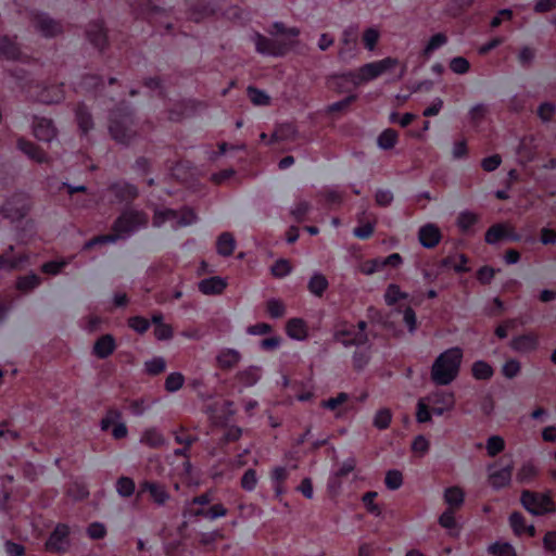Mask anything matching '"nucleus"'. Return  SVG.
<instances>
[{
    "label": "nucleus",
    "mask_w": 556,
    "mask_h": 556,
    "mask_svg": "<svg viewBox=\"0 0 556 556\" xmlns=\"http://www.w3.org/2000/svg\"><path fill=\"white\" fill-rule=\"evenodd\" d=\"M148 220V215L142 211L126 208L113 223L112 233L92 238L85 243V249H90L97 244L114 243L119 239H127L139 229L144 228Z\"/></svg>",
    "instance_id": "1"
},
{
    "label": "nucleus",
    "mask_w": 556,
    "mask_h": 556,
    "mask_svg": "<svg viewBox=\"0 0 556 556\" xmlns=\"http://www.w3.org/2000/svg\"><path fill=\"white\" fill-rule=\"evenodd\" d=\"M463 356V350L458 346L450 348L440 353L431 366V381L435 386L452 383L459 374Z\"/></svg>",
    "instance_id": "2"
},
{
    "label": "nucleus",
    "mask_w": 556,
    "mask_h": 556,
    "mask_svg": "<svg viewBox=\"0 0 556 556\" xmlns=\"http://www.w3.org/2000/svg\"><path fill=\"white\" fill-rule=\"evenodd\" d=\"M134 126L132 111L128 103H119L116 109L110 113L109 131L116 142L129 144L136 134Z\"/></svg>",
    "instance_id": "3"
},
{
    "label": "nucleus",
    "mask_w": 556,
    "mask_h": 556,
    "mask_svg": "<svg viewBox=\"0 0 556 556\" xmlns=\"http://www.w3.org/2000/svg\"><path fill=\"white\" fill-rule=\"evenodd\" d=\"M399 61L393 58H384L379 61L366 63L358 68V71H350L343 74V77L354 86H359L363 83L376 79L384 72L397 65Z\"/></svg>",
    "instance_id": "4"
},
{
    "label": "nucleus",
    "mask_w": 556,
    "mask_h": 556,
    "mask_svg": "<svg viewBox=\"0 0 556 556\" xmlns=\"http://www.w3.org/2000/svg\"><path fill=\"white\" fill-rule=\"evenodd\" d=\"M523 508L533 516H544L556 510L555 503L549 494L523 490L520 495Z\"/></svg>",
    "instance_id": "5"
},
{
    "label": "nucleus",
    "mask_w": 556,
    "mask_h": 556,
    "mask_svg": "<svg viewBox=\"0 0 556 556\" xmlns=\"http://www.w3.org/2000/svg\"><path fill=\"white\" fill-rule=\"evenodd\" d=\"M195 219V213L188 207H185L181 211H176L173 208L155 210L153 216V226L161 227L166 222H172L174 228L186 227L193 224Z\"/></svg>",
    "instance_id": "6"
},
{
    "label": "nucleus",
    "mask_w": 556,
    "mask_h": 556,
    "mask_svg": "<svg viewBox=\"0 0 556 556\" xmlns=\"http://www.w3.org/2000/svg\"><path fill=\"white\" fill-rule=\"evenodd\" d=\"M30 199L25 192L18 191L12 194L2 205L1 215L11 222L23 219L30 210Z\"/></svg>",
    "instance_id": "7"
},
{
    "label": "nucleus",
    "mask_w": 556,
    "mask_h": 556,
    "mask_svg": "<svg viewBox=\"0 0 556 556\" xmlns=\"http://www.w3.org/2000/svg\"><path fill=\"white\" fill-rule=\"evenodd\" d=\"M46 547L52 553H67L71 547L70 527L66 523H58L50 533Z\"/></svg>",
    "instance_id": "8"
},
{
    "label": "nucleus",
    "mask_w": 556,
    "mask_h": 556,
    "mask_svg": "<svg viewBox=\"0 0 556 556\" xmlns=\"http://www.w3.org/2000/svg\"><path fill=\"white\" fill-rule=\"evenodd\" d=\"M251 39L255 45L256 52L265 56L279 58L288 51L285 43L277 42L257 31L253 34Z\"/></svg>",
    "instance_id": "9"
},
{
    "label": "nucleus",
    "mask_w": 556,
    "mask_h": 556,
    "mask_svg": "<svg viewBox=\"0 0 556 556\" xmlns=\"http://www.w3.org/2000/svg\"><path fill=\"white\" fill-rule=\"evenodd\" d=\"M109 192L112 194V202L114 203H129L138 197V188L127 181L119 180L109 186Z\"/></svg>",
    "instance_id": "10"
},
{
    "label": "nucleus",
    "mask_w": 556,
    "mask_h": 556,
    "mask_svg": "<svg viewBox=\"0 0 556 556\" xmlns=\"http://www.w3.org/2000/svg\"><path fill=\"white\" fill-rule=\"evenodd\" d=\"M426 400L432 406V413L437 416H442L455 406V395L448 391L432 392Z\"/></svg>",
    "instance_id": "11"
},
{
    "label": "nucleus",
    "mask_w": 556,
    "mask_h": 556,
    "mask_svg": "<svg viewBox=\"0 0 556 556\" xmlns=\"http://www.w3.org/2000/svg\"><path fill=\"white\" fill-rule=\"evenodd\" d=\"M36 29L46 38H53L63 31L62 24L48 13H38L34 17Z\"/></svg>",
    "instance_id": "12"
},
{
    "label": "nucleus",
    "mask_w": 556,
    "mask_h": 556,
    "mask_svg": "<svg viewBox=\"0 0 556 556\" xmlns=\"http://www.w3.org/2000/svg\"><path fill=\"white\" fill-rule=\"evenodd\" d=\"M514 465L508 463L501 469L494 470V465H489V482L494 490H501L509 485L511 481Z\"/></svg>",
    "instance_id": "13"
},
{
    "label": "nucleus",
    "mask_w": 556,
    "mask_h": 556,
    "mask_svg": "<svg viewBox=\"0 0 556 556\" xmlns=\"http://www.w3.org/2000/svg\"><path fill=\"white\" fill-rule=\"evenodd\" d=\"M34 136L43 142H51L56 138V128L50 118L35 116L33 121Z\"/></svg>",
    "instance_id": "14"
},
{
    "label": "nucleus",
    "mask_w": 556,
    "mask_h": 556,
    "mask_svg": "<svg viewBox=\"0 0 556 556\" xmlns=\"http://www.w3.org/2000/svg\"><path fill=\"white\" fill-rule=\"evenodd\" d=\"M187 5L190 10L191 17L199 22L202 17L214 14L218 8V0H201L194 2L193 0H187Z\"/></svg>",
    "instance_id": "15"
},
{
    "label": "nucleus",
    "mask_w": 556,
    "mask_h": 556,
    "mask_svg": "<svg viewBox=\"0 0 556 556\" xmlns=\"http://www.w3.org/2000/svg\"><path fill=\"white\" fill-rule=\"evenodd\" d=\"M86 35L89 42L102 51L106 45L108 36L101 20L91 22L87 29Z\"/></svg>",
    "instance_id": "16"
},
{
    "label": "nucleus",
    "mask_w": 556,
    "mask_h": 556,
    "mask_svg": "<svg viewBox=\"0 0 556 556\" xmlns=\"http://www.w3.org/2000/svg\"><path fill=\"white\" fill-rule=\"evenodd\" d=\"M21 47L16 41V37L8 35L0 36V56L8 61L22 60Z\"/></svg>",
    "instance_id": "17"
},
{
    "label": "nucleus",
    "mask_w": 556,
    "mask_h": 556,
    "mask_svg": "<svg viewBox=\"0 0 556 556\" xmlns=\"http://www.w3.org/2000/svg\"><path fill=\"white\" fill-rule=\"evenodd\" d=\"M38 89L35 99L41 103H58L64 98L63 84L38 86Z\"/></svg>",
    "instance_id": "18"
},
{
    "label": "nucleus",
    "mask_w": 556,
    "mask_h": 556,
    "mask_svg": "<svg viewBox=\"0 0 556 556\" xmlns=\"http://www.w3.org/2000/svg\"><path fill=\"white\" fill-rule=\"evenodd\" d=\"M199 291L205 295H218L227 288V281L219 276L202 279L198 283Z\"/></svg>",
    "instance_id": "19"
},
{
    "label": "nucleus",
    "mask_w": 556,
    "mask_h": 556,
    "mask_svg": "<svg viewBox=\"0 0 556 556\" xmlns=\"http://www.w3.org/2000/svg\"><path fill=\"white\" fill-rule=\"evenodd\" d=\"M418 239L424 248L432 249L441 240V231L433 224H426L418 231Z\"/></svg>",
    "instance_id": "20"
},
{
    "label": "nucleus",
    "mask_w": 556,
    "mask_h": 556,
    "mask_svg": "<svg viewBox=\"0 0 556 556\" xmlns=\"http://www.w3.org/2000/svg\"><path fill=\"white\" fill-rule=\"evenodd\" d=\"M241 358V353L238 350L224 348L218 352L216 362L220 369L229 370L235 368L240 363Z\"/></svg>",
    "instance_id": "21"
},
{
    "label": "nucleus",
    "mask_w": 556,
    "mask_h": 556,
    "mask_svg": "<svg viewBox=\"0 0 556 556\" xmlns=\"http://www.w3.org/2000/svg\"><path fill=\"white\" fill-rule=\"evenodd\" d=\"M539 346L538 337L533 333L516 336L510 342V348L519 353L533 352Z\"/></svg>",
    "instance_id": "22"
},
{
    "label": "nucleus",
    "mask_w": 556,
    "mask_h": 556,
    "mask_svg": "<svg viewBox=\"0 0 556 556\" xmlns=\"http://www.w3.org/2000/svg\"><path fill=\"white\" fill-rule=\"evenodd\" d=\"M286 332L293 340L304 341L308 337V327L304 319L294 317L287 321Z\"/></svg>",
    "instance_id": "23"
},
{
    "label": "nucleus",
    "mask_w": 556,
    "mask_h": 556,
    "mask_svg": "<svg viewBox=\"0 0 556 556\" xmlns=\"http://www.w3.org/2000/svg\"><path fill=\"white\" fill-rule=\"evenodd\" d=\"M17 149L39 164L48 162L47 153L29 140L20 138L17 140Z\"/></svg>",
    "instance_id": "24"
},
{
    "label": "nucleus",
    "mask_w": 556,
    "mask_h": 556,
    "mask_svg": "<svg viewBox=\"0 0 556 556\" xmlns=\"http://www.w3.org/2000/svg\"><path fill=\"white\" fill-rule=\"evenodd\" d=\"M142 492H149L150 496L157 505L162 506L169 500L166 488L157 482L144 481L140 485Z\"/></svg>",
    "instance_id": "25"
},
{
    "label": "nucleus",
    "mask_w": 556,
    "mask_h": 556,
    "mask_svg": "<svg viewBox=\"0 0 556 556\" xmlns=\"http://www.w3.org/2000/svg\"><path fill=\"white\" fill-rule=\"evenodd\" d=\"M116 348L115 339L112 334L101 336L93 344V354L101 359L109 357Z\"/></svg>",
    "instance_id": "26"
},
{
    "label": "nucleus",
    "mask_w": 556,
    "mask_h": 556,
    "mask_svg": "<svg viewBox=\"0 0 556 556\" xmlns=\"http://www.w3.org/2000/svg\"><path fill=\"white\" fill-rule=\"evenodd\" d=\"M261 379V367L249 366L237 374V380L245 388L255 386Z\"/></svg>",
    "instance_id": "27"
},
{
    "label": "nucleus",
    "mask_w": 556,
    "mask_h": 556,
    "mask_svg": "<svg viewBox=\"0 0 556 556\" xmlns=\"http://www.w3.org/2000/svg\"><path fill=\"white\" fill-rule=\"evenodd\" d=\"M443 498L444 502L448 505V508L457 509L464 504L465 493L457 485L448 486L444 490Z\"/></svg>",
    "instance_id": "28"
},
{
    "label": "nucleus",
    "mask_w": 556,
    "mask_h": 556,
    "mask_svg": "<svg viewBox=\"0 0 556 556\" xmlns=\"http://www.w3.org/2000/svg\"><path fill=\"white\" fill-rule=\"evenodd\" d=\"M236 249V240L230 232H223L216 241L217 253L222 256H230Z\"/></svg>",
    "instance_id": "29"
},
{
    "label": "nucleus",
    "mask_w": 556,
    "mask_h": 556,
    "mask_svg": "<svg viewBox=\"0 0 556 556\" xmlns=\"http://www.w3.org/2000/svg\"><path fill=\"white\" fill-rule=\"evenodd\" d=\"M140 442L149 447L156 448L165 445V438L156 428L146 429L141 435Z\"/></svg>",
    "instance_id": "30"
},
{
    "label": "nucleus",
    "mask_w": 556,
    "mask_h": 556,
    "mask_svg": "<svg viewBox=\"0 0 556 556\" xmlns=\"http://www.w3.org/2000/svg\"><path fill=\"white\" fill-rule=\"evenodd\" d=\"M75 115L79 129L84 135H87L93 127L92 116L87 106L83 103L78 104L75 110Z\"/></svg>",
    "instance_id": "31"
},
{
    "label": "nucleus",
    "mask_w": 556,
    "mask_h": 556,
    "mask_svg": "<svg viewBox=\"0 0 556 556\" xmlns=\"http://www.w3.org/2000/svg\"><path fill=\"white\" fill-rule=\"evenodd\" d=\"M329 282L327 278L320 273H314L308 280L307 289L315 296H323L328 289Z\"/></svg>",
    "instance_id": "32"
},
{
    "label": "nucleus",
    "mask_w": 556,
    "mask_h": 556,
    "mask_svg": "<svg viewBox=\"0 0 556 556\" xmlns=\"http://www.w3.org/2000/svg\"><path fill=\"white\" fill-rule=\"evenodd\" d=\"M471 374L477 380H489L493 377L494 369L488 362L479 359L472 363Z\"/></svg>",
    "instance_id": "33"
},
{
    "label": "nucleus",
    "mask_w": 556,
    "mask_h": 556,
    "mask_svg": "<svg viewBox=\"0 0 556 556\" xmlns=\"http://www.w3.org/2000/svg\"><path fill=\"white\" fill-rule=\"evenodd\" d=\"M370 358H371V348L370 346L356 349L352 355L353 367L357 371H361L369 364Z\"/></svg>",
    "instance_id": "34"
},
{
    "label": "nucleus",
    "mask_w": 556,
    "mask_h": 556,
    "mask_svg": "<svg viewBox=\"0 0 556 556\" xmlns=\"http://www.w3.org/2000/svg\"><path fill=\"white\" fill-rule=\"evenodd\" d=\"M102 85V76L98 74H87L83 76L81 80L77 85H75V90L92 91Z\"/></svg>",
    "instance_id": "35"
},
{
    "label": "nucleus",
    "mask_w": 556,
    "mask_h": 556,
    "mask_svg": "<svg viewBox=\"0 0 556 556\" xmlns=\"http://www.w3.org/2000/svg\"><path fill=\"white\" fill-rule=\"evenodd\" d=\"M41 282L40 276L35 273H30L25 276H21L17 278L16 288L22 292H28L35 288H37Z\"/></svg>",
    "instance_id": "36"
},
{
    "label": "nucleus",
    "mask_w": 556,
    "mask_h": 556,
    "mask_svg": "<svg viewBox=\"0 0 556 556\" xmlns=\"http://www.w3.org/2000/svg\"><path fill=\"white\" fill-rule=\"evenodd\" d=\"M488 553L493 556H517L515 547L508 542H494L488 546Z\"/></svg>",
    "instance_id": "37"
},
{
    "label": "nucleus",
    "mask_w": 556,
    "mask_h": 556,
    "mask_svg": "<svg viewBox=\"0 0 556 556\" xmlns=\"http://www.w3.org/2000/svg\"><path fill=\"white\" fill-rule=\"evenodd\" d=\"M478 222L479 215L470 211H463L457 217V226L463 232H468Z\"/></svg>",
    "instance_id": "38"
},
{
    "label": "nucleus",
    "mask_w": 556,
    "mask_h": 556,
    "mask_svg": "<svg viewBox=\"0 0 556 556\" xmlns=\"http://www.w3.org/2000/svg\"><path fill=\"white\" fill-rule=\"evenodd\" d=\"M384 302L387 305L392 306L400 300L408 298L406 292H403L400 287L395 283H390L384 292Z\"/></svg>",
    "instance_id": "39"
},
{
    "label": "nucleus",
    "mask_w": 556,
    "mask_h": 556,
    "mask_svg": "<svg viewBox=\"0 0 556 556\" xmlns=\"http://www.w3.org/2000/svg\"><path fill=\"white\" fill-rule=\"evenodd\" d=\"M397 142V132L394 129L388 128L383 130L377 138V144L382 150L392 149Z\"/></svg>",
    "instance_id": "40"
},
{
    "label": "nucleus",
    "mask_w": 556,
    "mask_h": 556,
    "mask_svg": "<svg viewBox=\"0 0 556 556\" xmlns=\"http://www.w3.org/2000/svg\"><path fill=\"white\" fill-rule=\"evenodd\" d=\"M538 468L532 462L522 464L517 472V481L520 483H529L538 476Z\"/></svg>",
    "instance_id": "41"
},
{
    "label": "nucleus",
    "mask_w": 556,
    "mask_h": 556,
    "mask_svg": "<svg viewBox=\"0 0 556 556\" xmlns=\"http://www.w3.org/2000/svg\"><path fill=\"white\" fill-rule=\"evenodd\" d=\"M505 226L503 224H495L486 230L484 240L488 244H496L500 240L505 239Z\"/></svg>",
    "instance_id": "42"
},
{
    "label": "nucleus",
    "mask_w": 556,
    "mask_h": 556,
    "mask_svg": "<svg viewBox=\"0 0 556 556\" xmlns=\"http://www.w3.org/2000/svg\"><path fill=\"white\" fill-rule=\"evenodd\" d=\"M135 482L131 478L121 477L116 481V492L122 497H130L135 493Z\"/></svg>",
    "instance_id": "43"
},
{
    "label": "nucleus",
    "mask_w": 556,
    "mask_h": 556,
    "mask_svg": "<svg viewBox=\"0 0 556 556\" xmlns=\"http://www.w3.org/2000/svg\"><path fill=\"white\" fill-rule=\"evenodd\" d=\"M486 452L490 457H495L505 450V441L501 435H491L486 440Z\"/></svg>",
    "instance_id": "44"
},
{
    "label": "nucleus",
    "mask_w": 556,
    "mask_h": 556,
    "mask_svg": "<svg viewBox=\"0 0 556 556\" xmlns=\"http://www.w3.org/2000/svg\"><path fill=\"white\" fill-rule=\"evenodd\" d=\"M184 382H185L184 375L178 371H175V372H170L166 377L164 387L167 392L173 393V392H177L178 390H180L184 386Z\"/></svg>",
    "instance_id": "45"
},
{
    "label": "nucleus",
    "mask_w": 556,
    "mask_h": 556,
    "mask_svg": "<svg viewBox=\"0 0 556 556\" xmlns=\"http://www.w3.org/2000/svg\"><path fill=\"white\" fill-rule=\"evenodd\" d=\"M509 526L513 532L520 536L525 534V527L527 525L525 516L520 511H513L508 518Z\"/></svg>",
    "instance_id": "46"
},
{
    "label": "nucleus",
    "mask_w": 556,
    "mask_h": 556,
    "mask_svg": "<svg viewBox=\"0 0 556 556\" xmlns=\"http://www.w3.org/2000/svg\"><path fill=\"white\" fill-rule=\"evenodd\" d=\"M377 492L369 491L366 492L362 497V502L365 508L369 514L374 515L375 517H379L382 514L380 506L375 503V498L377 497Z\"/></svg>",
    "instance_id": "47"
},
{
    "label": "nucleus",
    "mask_w": 556,
    "mask_h": 556,
    "mask_svg": "<svg viewBox=\"0 0 556 556\" xmlns=\"http://www.w3.org/2000/svg\"><path fill=\"white\" fill-rule=\"evenodd\" d=\"M432 406L427 402L426 397L418 400L416 420L419 424H425L431 420Z\"/></svg>",
    "instance_id": "48"
},
{
    "label": "nucleus",
    "mask_w": 556,
    "mask_h": 556,
    "mask_svg": "<svg viewBox=\"0 0 556 556\" xmlns=\"http://www.w3.org/2000/svg\"><path fill=\"white\" fill-rule=\"evenodd\" d=\"M384 483L386 486L391 491L399 490L403 484L402 472L397 469L388 470L386 473Z\"/></svg>",
    "instance_id": "49"
},
{
    "label": "nucleus",
    "mask_w": 556,
    "mask_h": 556,
    "mask_svg": "<svg viewBox=\"0 0 556 556\" xmlns=\"http://www.w3.org/2000/svg\"><path fill=\"white\" fill-rule=\"evenodd\" d=\"M247 91H248V96H249L251 102L254 105L269 104L270 98L265 91H263L256 87H252V86H249Z\"/></svg>",
    "instance_id": "50"
},
{
    "label": "nucleus",
    "mask_w": 556,
    "mask_h": 556,
    "mask_svg": "<svg viewBox=\"0 0 556 556\" xmlns=\"http://www.w3.org/2000/svg\"><path fill=\"white\" fill-rule=\"evenodd\" d=\"M165 368L166 362L161 356L153 357L144 363V369L151 376H156L163 372Z\"/></svg>",
    "instance_id": "51"
},
{
    "label": "nucleus",
    "mask_w": 556,
    "mask_h": 556,
    "mask_svg": "<svg viewBox=\"0 0 556 556\" xmlns=\"http://www.w3.org/2000/svg\"><path fill=\"white\" fill-rule=\"evenodd\" d=\"M458 258H459V262L454 263V258L448 256L442 261V266L452 267L458 274L469 271V268L466 266L468 263L467 256L465 254H459Z\"/></svg>",
    "instance_id": "52"
},
{
    "label": "nucleus",
    "mask_w": 556,
    "mask_h": 556,
    "mask_svg": "<svg viewBox=\"0 0 556 556\" xmlns=\"http://www.w3.org/2000/svg\"><path fill=\"white\" fill-rule=\"evenodd\" d=\"M392 420V414L388 408L379 409L374 417V426L379 430L387 429Z\"/></svg>",
    "instance_id": "53"
},
{
    "label": "nucleus",
    "mask_w": 556,
    "mask_h": 556,
    "mask_svg": "<svg viewBox=\"0 0 556 556\" xmlns=\"http://www.w3.org/2000/svg\"><path fill=\"white\" fill-rule=\"evenodd\" d=\"M446 42H447V37L443 33L434 34L433 36L430 37L429 41L427 42V45L424 49V54L429 55L434 50L444 46Z\"/></svg>",
    "instance_id": "54"
},
{
    "label": "nucleus",
    "mask_w": 556,
    "mask_h": 556,
    "mask_svg": "<svg viewBox=\"0 0 556 556\" xmlns=\"http://www.w3.org/2000/svg\"><path fill=\"white\" fill-rule=\"evenodd\" d=\"M312 210V205L309 202L307 201H299L298 203H295L291 210H290V214L292 215V217L296 220V222H302L304 220L306 214Z\"/></svg>",
    "instance_id": "55"
},
{
    "label": "nucleus",
    "mask_w": 556,
    "mask_h": 556,
    "mask_svg": "<svg viewBox=\"0 0 556 556\" xmlns=\"http://www.w3.org/2000/svg\"><path fill=\"white\" fill-rule=\"evenodd\" d=\"M292 270V267L289 263V261L285 258H280L274 263V265L270 268V271L274 277L277 278H283L288 276Z\"/></svg>",
    "instance_id": "56"
},
{
    "label": "nucleus",
    "mask_w": 556,
    "mask_h": 556,
    "mask_svg": "<svg viewBox=\"0 0 556 556\" xmlns=\"http://www.w3.org/2000/svg\"><path fill=\"white\" fill-rule=\"evenodd\" d=\"M266 309L271 318H280L286 313L285 304L277 299H269L266 304Z\"/></svg>",
    "instance_id": "57"
},
{
    "label": "nucleus",
    "mask_w": 556,
    "mask_h": 556,
    "mask_svg": "<svg viewBox=\"0 0 556 556\" xmlns=\"http://www.w3.org/2000/svg\"><path fill=\"white\" fill-rule=\"evenodd\" d=\"M241 488L248 492L255 490L257 484L256 471L252 468L248 469L241 478Z\"/></svg>",
    "instance_id": "58"
},
{
    "label": "nucleus",
    "mask_w": 556,
    "mask_h": 556,
    "mask_svg": "<svg viewBox=\"0 0 556 556\" xmlns=\"http://www.w3.org/2000/svg\"><path fill=\"white\" fill-rule=\"evenodd\" d=\"M450 68L453 73L463 75L469 71L470 63L464 56H455L450 61Z\"/></svg>",
    "instance_id": "59"
},
{
    "label": "nucleus",
    "mask_w": 556,
    "mask_h": 556,
    "mask_svg": "<svg viewBox=\"0 0 556 556\" xmlns=\"http://www.w3.org/2000/svg\"><path fill=\"white\" fill-rule=\"evenodd\" d=\"M319 194L324 197L326 205L329 207L333 205H341L343 202V193L336 189H328Z\"/></svg>",
    "instance_id": "60"
},
{
    "label": "nucleus",
    "mask_w": 556,
    "mask_h": 556,
    "mask_svg": "<svg viewBox=\"0 0 556 556\" xmlns=\"http://www.w3.org/2000/svg\"><path fill=\"white\" fill-rule=\"evenodd\" d=\"M67 260H60V261H49L42 264L41 270L45 274L49 275H58L65 266L68 265Z\"/></svg>",
    "instance_id": "61"
},
{
    "label": "nucleus",
    "mask_w": 556,
    "mask_h": 556,
    "mask_svg": "<svg viewBox=\"0 0 556 556\" xmlns=\"http://www.w3.org/2000/svg\"><path fill=\"white\" fill-rule=\"evenodd\" d=\"M128 326L134 331L142 334L150 328V321L142 316H134L128 319Z\"/></svg>",
    "instance_id": "62"
},
{
    "label": "nucleus",
    "mask_w": 556,
    "mask_h": 556,
    "mask_svg": "<svg viewBox=\"0 0 556 556\" xmlns=\"http://www.w3.org/2000/svg\"><path fill=\"white\" fill-rule=\"evenodd\" d=\"M519 371L520 363L515 358L506 361L502 367V374L507 379L515 378L519 374Z\"/></svg>",
    "instance_id": "63"
},
{
    "label": "nucleus",
    "mask_w": 556,
    "mask_h": 556,
    "mask_svg": "<svg viewBox=\"0 0 556 556\" xmlns=\"http://www.w3.org/2000/svg\"><path fill=\"white\" fill-rule=\"evenodd\" d=\"M379 31L376 28L369 27L364 31L363 41L367 50L372 51L378 42Z\"/></svg>",
    "instance_id": "64"
}]
</instances>
